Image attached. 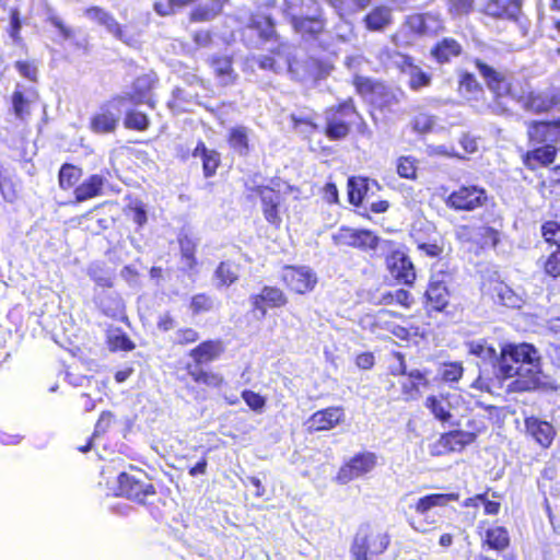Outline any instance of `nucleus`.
I'll use <instances>...</instances> for the list:
<instances>
[{
    "label": "nucleus",
    "mask_w": 560,
    "mask_h": 560,
    "mask_svg": "<svg viewBox=\"0 0 560 560\" xmlns=\"http://www.w3.org/2000/svg\"><path fill=\"white\" fill-rule=\"evenodd\" d=\"M474 66L491 94V113L510 118L515 115L511 104H516L528 114L544 115L560 106V92L556 89H538L528 75H515L502 71L476 58Z\"/></svg>",
    "instance_id": "f257e3e1"
},
{
    "label": "nucleus",
    "mask_w": 560,
    "mask_h": 560,
    "mask_svg": "<svg viewBox=\"0 0 560 560\" xmlns=\"http://www.w3.org/2000/svg\"><path fill=\"white\" fill-rule=\"evenodd\" d=\"M466 346L471 355L494 358V376L501 384L510 381L505 388L509 394L535 392L546 385L541 355L532 343L505 342L499 353L486 339L469 341Z\"/></svg>",
    "instance_id": "f03ea898"
},
{
    "label": "nucleus",
    "mask_w": 560,
    "mask_h": 560,
    "mask_svg": "<svg viewBox=\"0 0 560 560\" xmlns=\"http://www.w3.org/2000/svg\"><path fill=\"white\" fill-rule=\"evenodd\" d=\"M225 343L220 338H209L198 342L189 349L187 355L191 361L174 371L176 380L189 387V384L196 386L220 389L225 384L222 374L207 370L206 366L220 360L225 353Z\"/></svg>",
    "instance_id": "7ed1b4c3"
},
{
    "label": "nucleus",
    "mask_w": 560,
    "mask_h": 560,
    "mask_svg": "<svg viewBox=\"0 0 560 560\" xmlns=\"http://www.w3.org/2000/svg\"><path fill=\"white\" fill-rule=\"evenodd\" d=\"M282 10L293 31L305 40H316L327 30V18L318 0H283Z\"/></svg>",
    "instance_id": "20e7f679"
},
{
    "label": "nucleus",
    "mask_w": 560,
    "mask_h": 560,
    "mask_svg": "<svg viewBox=\"0 0 560 560\" xmlns=\"http://www.w3.org/2000/svg\"><path fill=\"white\" fill-rule=\"evenodd\" d=\"M83 168L72 163H63L58 172V186L62 191H71L73 201L82 203L104 194L106 178L102 174H90L81 183Z\"/></svg>",
    "instance_id": "39448f33"
},
{
    "label": "nucleus",
    "mask_w": 560,
    "mask_h": 560,
    "mask_svg": "<svg viewBox=\"0 0 560 560\" xmlns=\"http://www.w3.org/2000/svg\"><path fill=\"white\" fill-rule=\"evenodd\" d=\"M412 315L405 316L400 313L381 308L373 315L371 327L375 331H386L394 337L408 341L413 338H424L429 332V323H412Z\"/></svg>",
    "instance_id": "423d86ee"
},
{
    "label": "nucleus",
    "mask_w": 560,
    "mask_h": 560,
    "mask_svg": "<svg viewBox=\"0 0 560 560\" xmlns=\"http://www.w3.org/2000/svg\"><path fill=\"white\" fill-rule=\"evenodd\" d=\"M362 119L354 100L348 97L325 109V125L322 132L329 141H342L352 130L354 120Z\"/></svg>",
    "instance_id": "0eeeda50"
},
{
    "label": "nucleus",
    "mask_w": 560,
    "mask_h": 560,
    "mask_svg": "<svg viewBox=\"0 0 560 560\" xmlns=\"http://www.w3.org/2000/svg\"><path fill=\"white\" fill-rule=\"evenodd\" d=\"M116 490L118 495L141 505H145L148 499L158 493L145 471L135 465H129V471H121L117 476Z\"/></svg>",
    "instance_id": "6e6552de"
},
{
    "label": "nucleus",
    "mask_w": 560,
    "mask_h": 560,
    "mask_svg": "<svg viewBox=\"0 0 560 560\" xmlns=\"http://www.w3.org/2000/svg\"><path fill=\"white\" fill-rule=\"evenodd\" d=\"M384 246L388 249L384 256V264L390 279L397 285L413 288L417 281V268L408 253L392 240H385Z\"/></svg>",
    "instance_id": "1a4fd4ad"
},
{
    "label": "nucleus",
    "mask_w": 560,
    "mask_h": 560,
    "mask_svg": "<svg viewBox=\"0 0 560 560\" xmlns=\"http://www.w3.org/2000/svg\"><path fill=\"white\" fill-rule=\"evenodd\" d=\"M453 275L450 270H439L429 278L423 293V308L428 313H445L452 298Z\"/></svg>",
    "instance_id": "9d476101"
},
{
    "label": "nucleus",
    "mask_w": 560,
    "mask_h": 560,
    "mask_svg": "<svg viewBox=\"0 0 560 560\" xmlns=\"http://www.w3.org/2000/svg\"><path fill=\"white\" fill-rule=\"evenodd\" d=\"M459 500L456 492L450 493H429L420 497L413 504L409 505V515L407 522L409 526L418 533H427L430 530L429 525L434 522H427V514L434 508H444L450 502Z\"/></svg>",
    "instance_id": "9b49d317"
},
{
    "label": "nucleus",
    "mask_w": 560,
    "mask_h": 560,
    "mask_svg": "<svg viewBox=\"0 0 560 560\" xmlns=\"http://www.w3.org/2000/svg\"><path fill=\"white\" fill-rule=\"evenodd\" d=\"M332 241L340 247L353 248L361 253H376L385 240L370 229L342 225L332 235Z\"/></svg>",
    "instance_id": "f8f14e48"
},
{
    "label": "nucleus",
    "mask_w": 560,
    "mask_h": 560,
    "mask_svg": "<svg viewBox=\"0 0 560 560\" xmlns=\"http://www.w3.org/2000/svg\"><path fill=\"white\" fill-rule=\"evenodd\" d=\"M487 190L475 184L460 185L445 198V206L455 212H474L488 202Z\"/></svg>",
    "instance_id": "ddd939ff"
},
{
    "label": "nucleus",
    "mask_w": 560,
    "mask_h": 560,
    "mask_svg": "<svg viewBox=\"0 0 560 560\" xmlns=\"http://www.w3.org/2000/svg\"><path fill=\"white\" fill-rule=\"evenodd\" d=\"M390 544V537L382 532L365 525L353 537L350 555L360 557H374L384 553Z\"/></svg>",
    "instance_id": "4468645a"
},
{
    "label": "nucleus",
    "mask_w": 560,
    "mask_h": 560,
    "mask_svg": "<svg viewBox=\"0 0 560 560\" xmlns=\"http://www.w3.org/2000/svg\"><path fill=\"white\" fill-rule=\"evenodd\" d=\"M122 98L119 95H113L109 100L103 102L89 120V129L95 135L114 133L120 121Z\"/></svg>",
    "instance_id": "2eb2a0df"
},
{
    "label": "nucleus",
    "mask_w": 560,
    "mask_h": 560,
    "mask_svg": "<svg viewBox=\"0 0 560 560\" xmlns=\"http://www.w3.org/2000/svg\"><path fill=\"white\" fill-rule=\"evenodd\" d=\"M376 466L377 455L374 452H358L340 465L335 481L339 485H347L371 474Z\"/></svg>",
    "instance_id": "dca6fc26"
},
{
    "label": "nucleus",
    "mask_w": 560,
    "mask_h": 560,
    "mask_svg": "<svg viewBox=\"0 0 560 560\" xmlns=\"http://www.w3.org/2000/svg\"><path fill=\"white\" fill-rule=\"evenodd\" d=\"M159 84V77L153 71L137 75L131 82V90L125 94H118L122 98V104L130 103L131 105H147L150 109L156 107L158 101L154 97V90Z\"/></svg>",
    "instance_id": "f3484780"
},
{
    "label": "nucleus",
    "mask_w": 560,
    "mask_h": 560,
    "mask_svg": "<svg viewBox=\"0 0 560 560\" xmlns=\"http://www.w3.org/2000/svg\"><path fill=\"white\" fill-rule=\"evenodd\" d=\"M456 238L470 246L476 254L494 248L500 242V232L489 225L475 228L469 224L459 225L456 230Z\"/></svg>",
    "instance_id": "a211bd4d"
},
{
    "label": "nucleus",
    "mask_w": 560,
    "mask_h": 560,
    "mask_svg": "<svg viewBox=\"0 0 560 560\" xmlns=\"http://www.w3.org/2000/svg\"><path fill=\"white\" fill-rule=\"evenodd\" d=\"M250 192L258 196L261 205V212L267 223L275 230L282 224L283 195L267 185H256L249 188Z\"/></svg>",
    "instance_id": "6ab92c4d"
},
{
    "label": "nucleus",
    "mask_w": 560,
    "mask_h": 560,
    "mask_svg": "<svg viewBox=\"0 0 560 560\" xmlns=\"http://www.w3.org/2000/svg\"><path fill=\"white\" fill-rule=\"evenodd\" d=\"M280 280L292 293L304 295L314 290L316 275L305 266L285 265L281 269Z\"/></svg>",
    "instance_id": "aec40b11"
},
{
    "label": "nucleus",
    "mask_w": 560,
    "mask_h": 560,
    "mask_svg": "<svg viewBox=\"0 0 560 560\" xmlns=\"http://www.w3.org/2000/svg\"><path fill=\"white\" fill-rule=\"evenodd\" d=\"M526 138L529 144L560 143V117L552 119H529L525 121Z\"/></svg>",
    "instance_id": "412c9836"
},
{
    "label": "nucleus",
    "mask_w": 560,
    "mask_h": 560,
    "mask_svg": "<svg viewBox=\"0 0 560 560\" xmlns=\"http://www.w3.org/2000/svg\"><path fill=\"white\" fill-rule=\"evenodd\" d=\"M184 82L186 86H175L167 101V108L176 115L189 112L190 105L199 103V93L192 92L188 88L205 86V80L197 74L184 77Z\"/></svg>",
    "instance_id": "4be33fe9"
},
{
    "label": "nucleus",
    "mask_w": 560,
    "mask_h": 560,
    "mask_svg": "<svg viewBox=\"0 0 560 560\" xmlns=\"http://www.w3.org/2000/svg\"><path fill=\"white\" fill-rule=\"evenodd\" d=\"M346 421V412L341 406H330L312 413L305 421V430L313 434L330 431Z\"/></svg>",
    "instance_id": "5701e85b"
},
{
    "label": "nucleus",
    "mask_w": 560,
    "mask_h": 560,
    "mask_svg": "<svg viewBox=\"0 0 560 560\" xmlns=\"http://www.w3.org/2000/svg\"><path fill=\"white\" fill-rule=\"evenodd\" d=\"M253 312H258L261 317L267 315L268 308H282L289 303V298L277 285H264L259 292L249 296Z\"/></svg>",
    "instance_id": "b1692460"
},
{
    "label": "nucleus",
    "mask_w": 560,
    "mask_h": 560,
    "mask_svg": "<svg viewBox=\"0 0 560 560\" xmlns=\"http://www.w3.org/2000/svg\"><path fill=\"white\" fill-rule=\"evenodd\" d=\"M474 443V433L464 430H451L442 433L432 445V454L435 456L451 453H460Z\"/></svg>",
    "instance_id": "393cba45"
},
{
    "label": "nucleus",
    "mask_w": 560,
    "mask_h": 560,
    "mask_svg": "<svg viewBox=\"0 0 560 560\" xmlns=\"http://www.w3.org/2000/svg\"><path fill=\"white\" fill-rule=\"evenodd\" d=\"M483 524H486V521L479 523L477 532L480 537L481 549L498 553L505 551L511 546L509 529L503 525H492L482 529Z\"/></svg>",
    "instance_id": "a878e982"
},
{
    "label": "nucleus",
    "mask_w": 560,
    "mask_h": 560,
    "mask_svg": "<svg viewBox=\"0 0 560 560\" xmlns=\"http://www.w3.org/2000/svg\"><path fill=\"white\" fill-rule=\"evenodd\" d=\"M39 100L35 88H25L18 83L10 96L12 113L21 121L27 120L32 115L33 105Z\"/></svg>",
    "instance_id": "bb28decb"
},
{
    "label": "nucleus",
    "mask_w": 560,
    "mask_h": 560,
    "mask_svg": "<svg viewBox=\"0 0 560 560\" xmlns=\"http://www.w3.org/2000/svg\"><path fill=\"white\" fill-rule=\"evenodd\" d=\"M382 190L381 184L368 176H350L347 182L348 201L353 207H361L363 201Z\"/></svg>",
    "instance_id": "cd10ccee"
},
{
    "label": "nucleus",
    "mask_w": 560,
    "mask_h": 560,
    "mask_svg": "<svg viewBox=\"0 0 560 560\" xmlns=\"http://www.w3.org/2000/svg\"><path fill=\"white\" fill-rule=\"evenodd\" d=\"M179 248V260L182 264V271L187 276L198 272V240L189 233L182 232L177 236Z\"/></svg>",
    "instance_id": "c85d7f7f"
},
{
    "label": "nucleus",
    "mask_w": 560,
    "mask_h": 560,
    "mask_svg": "<svg viewBox=\"0 0 560 560\" xmlns=\"http://www.w3.org/2000/svg\"><path fill=\"white\" fill-rule=\"evenodd\" d=\"M534 148L525 151L521 155L523 165L529 171H536L542 167H549L557 159L558 147L548 143L533 144Z\"/></svg>",
    "instance_id": "c756f323"
},
{
    "label": "nucleus",
    "mask_w": 560,
    "mask_h": 560,
    "mask_svg": "<svg viewBox=\"0 0 560 560\" xmlns=\"http://www.w3.org/2000/svg\"><path fill=\"white\" fill-rule=\"evenodd\" d=\"M525 433L532 438L540 447L549 448L556 438L555 427L535 416L527 417L524 420Z\"/></svg>",
    "instance_id": "7c9ffc66"
},
{
    "label": "nucleus",
    "mask_w": 560,
    "mask_h": 560,
    "mask_svg": "<svg viewBox=\"0 0 560 560\" xmlns=\"http://www.w3.org/2000/svg\"><path fill=\"white\" fill-rule=\"evenodd\" d=\"M430 381L425 372L418 369L411 370L406 374V380L400 383V399L408 402L418 400L422 395V389L428 388Z\"/></svg>",
    "instance_id": "2f4dec72"
},
{
    "label": "nucleus",
    "mask_w": 560,
    "mask_h": 560,
    "mask_svg": "<svg viewBox=\"0 0 560 560\" xmlns=\"http://www.w3.org/2000/svg\"><path fill=\"white\" fill-rule=\"evenodd\" d=\"M521 12V0H487L483 5V13L498 20L517 21Z\"/></svg>",
    "instance_id": "473e14b6"
},
{
    "label": "nucleus",
    "mask_w": 560,
    "mask_h": 560,
    "mask_svg": "<svg viewBox=\"0 0 560 560\" xmlns=\"http://www.w3.org/2000/svg\"><path fill=\"white\" fill-rule=\"evenodd\" d=\"M208 65L222 86H230L236 83L237 73L233 67V57L229 55H213L208 59Z\"/></svg>",
    "instance_id": "72a5a7b5"
},
{
    "label": "nucleus",
    "mask_w": 560,
    "mask_h": 560,
    "mask_svg": "<svg viewBox=\"0 0 560 560\" xmlns=\"http://www.w3.org/2000/svg\"><path fill=\"white\" fill-rule=\"evenodd\" d=\"M406 25L419 36L436 34L444 28L442 21L432 13L411 14L407 16Z\"/></svg>",
    "instance_id": "f704fd0d"
},
{
    "label": "nucleus",
    "mask_w": 560,
    "mask_h": 560,
    "mask_svg": "<svg viewBox=\"0 0 560 560\" xmlns=\"http://www.w3.org/2000/svg\"><path fill=\"white\" fill-rule=\"evenodd\" d=\"M393 9L386 4L374 5L362 19L365 30L383 32L393 24Z\"/></svg>",
    "instance_id": "c9c22d12"
},
{
    "label": "nucleus",
    "mask_w": 560,
    "mask_h": 560,
    "mask_svg": "<svg viewBox=\"0 0 560 560\" xmlns=\"http://www.w3.org/2000/svg\"><path fill=\"white\" fill-rule=\"evenodd\" d=\"M463 54L462 44L453 37H444L438 40L430 50L431 57L439 63H448L452 59Z\"/></svg>",
    "instance_id": "e433bc0d"
},
{
    "label": "nucleus",
    "mask_w": 560,
    "mask_h": 560,
    "mask_svg": "<svg viewBox=\"0 0 560 560\" xmlns=\"http://www.w3.org/2000/svg\"><path fill=\"white\" fill-rule=\"evenodd\" d=\"M245 28L255 32L262 42L276 40L278 38L272 18L264 13H252Z\"/></svg>",
    "instance_id": "4c0bfd02"
},
{
    "label": "nucleus",
    "mask_w": 560,
    "mask_h": 560,
    "mask_svg": "<svg viewBox=\"0 0 560 560\" xmlns=\"http://www.w3.org/2000/svg\"><path fill=\"white\" fill-rule=\"evenodd\" d=\"M194 156H200L202 161V173L206 178L217 174L221 165L220 153L214 149H208L202 140H199L192 151Z\"/></svg>",
    "instance_id": "58836bf2"
},
{
    "label": "nucleus",
    "mask_w": 560,
    "mask_h": 560,
    "mask_svg": "<svg viewBox=\"0 0 560 560\" xmlns=\"http://www.w3.org/2000/svg\"><path fill=\"white\" fill-rule=\"evenodd\" d=\"M228 0H209L207 4H200L192 8L188 13L190 23L210 22L219 16L224 9Z\"/></svg>",
    "instance_id": "ea45409f"
},
{
    "label": "nucleus",
    "mask_w": 560,
    "mask_h": 560,
    "mask_svg": "<svg viewBox=\"0 0 560 560\" xmlns=\"http://www.w3.org/2000/svg\"><path fill=\"white\" fill-rule=\"evenodd\" d=\"M413 304L415 298L405 287L383 292L377 301V305H397L404 310H410Z\"/></svg>",
    "instance_id": "a19ab883"
},
{
    "label": "nucleus",
    "mask_w": 560,
    "mask_h": 560,
    "mask_svg": "<svg viewBox=\"0 0 560 560\" xmlns=\"http://www.w3.org/2000/svg\"><path fill=\"white\" fill-rule=\"evenodd\" d=\"M424 406L436 420L443 423L451 421V402L446 395H430L427 397Z\"/></svg>",
    "instance_id": "79ce46f5"
},
{
    "label": "nucleus",
    "mask_w": 560,
    "mask_h": 560,
    "mask_svg": "<svg viewBox=\"0 0 560 560\" xmlns=\"http://www.w3.org/2000/svg\"><path fill=\"white\" fill-rule=\"evenodd\" d=\"M229 147L241 156L249 153L248 129L245 126L232 127L226 136Z\"/></svg>",
    "instance_id": "37998d69"
},
{
    "label": "nucleus",
    "mask_w": 560,
    "mask_h": 560,
    "mask_svg": "<svg viewBox=\"0 0 560 560\" xmlns=\"http://www.w3.org/2000/svg\"><path fill=\"white\" fill-rule=\"evenodd\" d=\"M352 85L355 93L360 96H370L381 94L385 90V84L380 81H375L369 77L355 74L352 78Z\"/></svg>",
    "instance_id": "c03bdc74"
},
{
    "label": "nucleus",
    "mask_w": 560,
    "mask_h": 560,
    "mask_svg": "<svg viewBox=\"0 0 560 560\" xmlns=\"http://www.w3.org/2000/svg\"><path fill=\"white\" fill-rule=\"evenodd\" d=\"M338 13L339 16L345 18L365 10L371 0H326Z\"/></svg>",
    "instance_id": "a18cd8bd"
},
{
    "label": "nucleus",
    "mask_w": 560,
    "mask_h": 560,
    "mask_svg": "<svg viewBox=\"0 0 560 560\" xmlns=\"http://www.w3.org/2000/svg\"><path fill=\"white\" fill-rule=\"evenodd\" d=\"M124 127L128 130L143 132L151 126L150 117L141 110L129 109L125 113Z\"/></svg>",
    "instance_id": "49530a36"
},
{
    "label": "nucleus",
    "mask_w": 560,
    "mask_h": 560,
    "mask_svg": "<svg viewBox=\"0 0 560 560\" xmlns=\"http://www.w3.org/2000/svg\"><path fill=\"white\" fill-rule=\"evenodd\" d=\"M540 234L548 247L560 249V222L546 220L540 225Z\"/></svg>",
    "instance_id": "de8ad7c7"
},
{
    "label": "nucleus",
    "mask_w": 560,
    "mask_h": 560,
    "mask_svg": "<svg viewBox=\"0 0 560 560\" xmlns=\"http://www.w3.org/2000/svg\"><path fill=\"white\" fill-rule=\"evenodd\" d=\"M188 308L192 316L209 313L214 308V301L212 296L206 292L196 293L191 295Z\"/></svg>",
    "instance_id": "09e8293b"
},
{
    "label": "nucleus",
    "mask_w": 560,
    "mask_h": 560,
    "mask_svg": "<svg viewBox=\"0 0 560 560\" xmlns=\"http://www.w3.org/2000/svg\"><path fill=\"white\" fill-rule=\"evenodd\" d=\"M540 268L545 276L551 279L560 278V249L555 248L539 260Z\"/></svg>",
    "instance_id": "8fccbe9b"
},
{
    "label": "nucleus",
    "mask_w": 560,
    "mask_h": 560,
    "mask_svg": "<svg viewBox=\"0 0 560 560\" xmlns=\"http://www.w3.org/2000/svg\"><path fill=\"white\" fill-rule=\"evenodd\" d=\"M464 374V365L459 361L444 362L439 369L440 380L444 383H457Z\"/></svg>",
    "instance_id": "3c124183"
},
{
    "label": "nucleus",
    "mask_w": 560,
    "mask_h": 560,
    "mask_svg": "<svg viewBox=\"0 0 560 560\" xmlns=\"http://www.w3.org/2000/svg\"><path fill=\"white\" fill-rule=\"evenodd\" d=\"M396 171L399 177L413 180L418 175V160L411 155L399 156L396 161Z\"/></svg>",
    "instance_id": "603ef678"
},
{
    "label": "nucleus",
    "mask_w": 560,
    "mask_h": 560,
    "mask_svg": "<svg viewBox=\"0 0 560 560\" xmlns=\"http://www.w3.org/2000/svg\"><path fill=\"white\" fill-rule=\"evenodd\" d=\"M458 92L462 94L477 95L483 92L481 83L474 73L463 71L458 77Z\"/></svg>",
    "instance_id": "864d4df0"
},
{
    "label": "nucleus",
    "mask_w": 560,
    "mask_h": 560,
    "mask_svg": "<svg viewBox=\"0 0 560 560\" xmlns=\"http://www.w3.org/2000/svg\"><path fill=\"white\" fill-rule=\"evenodd\" d=\"M106 345L112 352L117 351H132L136 348L135 342L130 339V337L121 331L118 330L117 334H112L107 336Z\"/></svg>",
    "instance_id": "5fc2aeb1"
},
{
    "label": "nucleus",
    "mask_w": 560,
    "mask_h": 560,
    "mask_svg": "<svg viewBox=\"0 0 560 560\" xmlns=\"http://www.w3.org/2000/svg\"><path fill=\"white\" fill-rule=\"evenodd\" d=\"M200 339V334L192 327L183 326L175 330L172 341L174 347L184 348L196 343Z\"/></svg>",
    "instance_id": "6e6d98bb"
},
{
    "label": "nucleus",
    "mask_w": 560,
    "mask_h": 560,
    "mask_svg": "<svg viewBox=\"0 0 560 560\" xmlns=\"http://www.w3.org/2000/svg\"><path fill=\"white\" fill-rule=\"evenodd\" d=\"M214 276L223 287H230L238 279L236 268L229 261H221L214 271Z\"/></svg>",
    "instance_id": "4d7b16f0"
},
{
    "label": "nucleus",
    "mask_w": 560,
    "mask_h": 560,
    "mask_svg": "<svg viewBox=\"0 0 560 560\" xmlns=\"http://www.w3.org/2000/svg\"><path fill=\"white\" fill-rule=\"evenodd\" d=\"M14 68L25 80L37 83L39 78L38 65L35 60H16Z\"/></svg>",
    "instance_id": "13d9d810"
},
{
    "label": "nucleus",
    "mask_w": 560,
    "mask_h": 560,
    "mask_svg": "<svg viewBox=\"0 0 560 560\" xmlns=\"http://www.w3.org/2000/svg\"><path fill=\"white\" fill-rule=\"evenodd\" d=\"M446 9L453 18L467 16L475 9V0H446Z\"/></svg>",
    "instance_id": "bf43d9fd"
},
{
    "label": "nucleus",
    "mask_w": 560,
    "mask_h": 560,
    "mask_svg": "<svg viewBox=\"0 0 560 560\" xmlns=\"http://www.w3.org/2000/svg\"><path fill=\"white\" fill-rule=\"evenodd\" d=\"M242 399L245 401L247 407L254 412L261 413L266 407V397L256 393L252 389H244L241 393Z\"/></svg>",
    "instance_id": "052dcab7"
},
{
    "label": "nucleus",
    "mask_w": 560,
    "mask_h": 560,
    "mask_svg": "<svg viewBox=\"0 0 560 560\" xmlns=\"http://www.w3.org/2000/svg\"><path fill=\"white\" fill-rule=\"evenodd\" d=\"M88 275L97 287L110 289L114 285L113 277L100 266L91 267L88 270Z\"/></svg>",
    "instance_id": "680f3d73"
},
{
    "label": "nucleus",
    "mask_w": 560,
    "mask_h": 560,
    "mask_svg": "<svg viewBox=\"0 0 560 560\" xmlns=\"http://www.w3.org/2000/svg\"><path fill=\"white\" fill-rule=\"evenodd\" d=\"M10 24L8 27V34L14 43L22 42L21 30L22 20L18 8H11L9 11Z\"/></svg>",
    "instance_id": "e2e57ef3"
},
{
    "label": "nucleus",
    "mask_w": 560,
    "mask_h": 560,
    "mask_svg": "<svg viewBox=\"0 0 560 560\" xmlns=\"http://www.w3.org/2000/svg\"><path fill=\"white\" fill-rule=\"evenodd\" d=\"M106 30L118 40L130 45L133 40L131 36L127 35L126 27L122 26L117 20L112 15L107 22L103 25Z\"/></svg>",
    "instance_id": "0e129e2a"
},
{
    "label": "nucleus",
    "mask_w": 560,
    "mask_h": 560,
    "mask_svg": "<svg viewBox=\"0 0 560 560\" xmlns=\"http://www.w3.org/2000/svg\"><path fill=\"white\" fill-rule=\"evenodd\" d=\"M432 77L419 67L410 72L408 85L412 91H419L431 84Z\"/></svg>",
    "instance_id": "69168bd1"
},
{
    "label": "nucleus",
    "mask_w": 560,
    "mask_h": 560,
    "mask_svg": "<svg viewBox=\"0 0 560 560\" xmlns=\"http://www.w3.org/2000/svg\"><path fill=\"white\" fill-rule=\"evenodd\" d=\"M290 121L292 125V128L295 131H307V132H315L318 130V125L314 121V119L310 116H296L292 114L290 116Z\"/></svg>",
    "instance_id": "338daca9"
},
{
    "label": "nucleus",
    "mask_w": 560,
    "mask_h": 560,
    "mask_svg": "<svg viewBox=\"0 0 560 560\" xmlns=\"http://www.w3.org/2000/svg\"><path fill=\"white\" fill-rule=\"evenodd\" d=\"M116 422L115 416L112 411H103L95 423L93 436L105 434Z\"/></svg>",
    "instance_id": "774afa93"
}]
</instances>
